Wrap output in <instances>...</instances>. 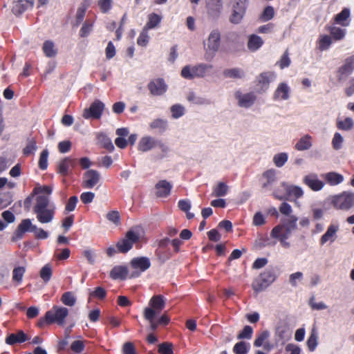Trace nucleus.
Segmentation results:
<instances>
[{"label":"nucleus","instance_id":"obj_51","mask_svg":"<svg viewBox=\"0 0 354 354\" xmlns=\"http://www.w3.org/2000/svg\"><path fill=\"white\" fill-rule=\"evenodd\" d=\"M149 127L151 129H158L160 131H164L167 129V122L166 120L164 119H155L150 123Z\"/></svg>","mask_w":354,"mask_h":354},{"label":"nucleus","instance_id":"obj_22","mask_svg":"<svg viewBox=\"0 0 354 354\" xmlns=\"http://www.w3.org/2000/svg\"><path fill=\"white\" fill-rule=\"evenodd\" d=\"M281 186L286 190L288 196L294 198L295 200L304 196V192L299 186L288 185L285 182L281 183Z\"/></svg>","mask_w":354,"mask_h":354},{"label":"nucleus","instance_id":"obj_44","mask_svg":"<svg viewBox=\"0 0 354 354\" xmlns=\"http://www.w3.org/2000/svg\"><path fill=\"white\" fill-rule=\"evenodd\" d=\"M354 70V56L347 58L344 64L339 68L342 75H348Z\"/></svg>","mask_w":354,"mask_h":354},{"label":"nucleus","instance_id":"obj_33","mask_svg":"<svg viewBox=\"0 0 354 354\" xmlns=\"http://www.w3.org/2000/svg\"><path fill=\"white\" fill-rule=\"evenodd\" d=\"M42 50L48 57H54L57 54V48L55 43L51 40H46L43 44Z\"/></svg>","mask_w":354,"mask_h":354},{"label":"nucleus","instance_id":"obj_40","mask_svg":"<svg viewBox=\"0 0 354 354\" xmlns=\"http://www.w3.org/2000/svg\"><path fill=\"white\" fill-rule=\"evenodd\" d=\"M328 31L331 35L332 39H335L336 41L342 40L344 38L346 31L344 29L341 28L331 26L328 28Z\"/></svg>","mask_w":354,"mask_h":354},{"label":"nucleus","instance_id":"obj_38","mask_svg":"<svg viewBox=\"0 0 354 354\" xmlns=\"http://www.w3.org/2000/svg\"><path fill=\"white\" fill-rule=\"evenodd\" d=\"M332 37L328 35H321L317 40V46L319 50H328L332 44Z\"/></svg>","mask_w":354,"mask_h":354},{"label":"nucleus","instance_id":"obj_63","mask_svg":"<svg viewBox=\"0 0 354 354\" xmlns=\"http://www.w3.org/2000/svg\"><path fill=\"white\" fill-rule=\"evenodd\" d=\"M253 333V329L250 326H245L243 330L238 335V339H250L252 337Z\"/></svg>","mask_w":354,"mask_h":354},{"label":"nucleus","instance_id":"obj_55","mask_svg":"<svg viewBox=\"0 0 354 354\" xmlns=\"http://www.w3.org/2000/svg\"><path fill=\"white\" fill-rule=\"evenodd\" d=\"M171 116L178 119L185 114V107L180 104H174L171 107Z\"/></svg>","mask_w":354,"mask_h":354},{"label":"nucleus","instance_id":"obj_25","mask_svg":"<svg viewBox=\"0 0 354 354\" xmlns=\"http://www.w3.org/2000/svg\"><path fill=\"white\" fill-rule=\"evenodd\" d=\"M313 146V137L309 134L301 136L295 145V149L302 151L310 149Z\"/></svg>","mask_w":354,"mask_h":354},{"label":"nucleus","instance_id":"obj_23","mask_svg":"<svg viewBox=\"0 0 354 354\" xmlns=\"http://www.w3.org/2000/svg\"><path fill=\"white\" fill-rule=\"evenodd\" d=\"M76 160L71 157L65 158L58 163L59 173L62 175H67L75 167Z\"/></svg>","mask_w":354,"mask_h":354},{"label":"nucleus","instance_id":"obj_19","mask_svg":"<svg viewBox=\"0 0 354 354\" xmlns=\"http://www.w3.org/2000/svg\"><path fill=\"white\" fill-rule=\"evenodd\" d=\"M158 139L146 136L140 138L138 144V149L142 152H147L157 147Z\"/></svg>","mask_w":354,"mask_h":354},{"label":"nucleus","instance_id":"obj_16","mask_svg":"<svg viewBox=\"0 0 354 354\" xmlns=\"http://www.w3.org/2000/svg\"><path fill=\"white\" fill-rule=\"evenodd\" d=\"M339 230L338 224L330 223L325 233L322 236L319 240L320 245H324L328 243H333L337 239V232Z\"/></svg>","mask_w":354,"mask_h":354},{"label":"nucleus","instance_id":"obj_60","mask_svg":"<svg viewBox=\"0 0 354 354\" xmlns=\"http://www.w3.org/2000/svg\"><path fill=\"white\" fill-rule=\"evenodd\" d=\"M48 151L47 149L43 150L40 154L39 160V167L42 170H44L48 167Z\"/></svg>","mask_w":354,"mask_h":354},{"label":"nucleus","instance_id":"obj_28","mask_svg":"<svg viewBox=\"0 0 354 354\" xmlns=\"http://www.w3.org/2000/svg\"><path fill=\"white\" fill-rule=\"evenodd\" d=\"M276 78V74L273 72H264L259 75L257 78L258 82L261 85L263 90L268 89L270 82H273Z\"/></svg>","mask_w":354,"mask_h":354},{"label":"nucleus","instance_id":"obj_21","mask_svg":"<svg viewBox=\"0 0 354 354\" xmlns=\"http://www.w3.org/2000/svg\"><path fill=\"white\" fill-rule=\"evenodd\" d=\"M35 226V225H33L32 223V221L30 218H26L22 220L17 227V230L15 234V236L12 238L13 241L21 239L24 236V234L26 232H32L33 227Z\"/></svg>","mask_w":354,"mask_h":354},{"label":"nucleus","instance_id":"obj_34","mask_svg":"<svg viewBox=\"0 0 354 354\" xmlns=\"http://www.w3.org/2000/svg\"><path fill=\"white\" fill-rule=\"evenodd\" d=\"M27 340L26 334L20 330L17 333H12L6 339V343L9 345H13L16 343H22Z\"/></svg>","mask_w":354,"mask_h":354},{"label":"nucleus","instance_id":"obj_53","mask_svg":"<svg viewBox=\"0 0 354 354\" xmlns=\"http://www.w3.org/2000/svg\"><path fill=\"white\" fill-rule=\"evenodd\" d=\"M224 75L231 78H241L244 76V72L240 68H230L224 71Z\"/></svg>","mask_w":354,"mask_h":354},{"label":"nucleus","instance_id":"obj_59","mask_svg":"<svg viewBox=\"0 0 354 354\" xmlns=\"http://www.w3.org/2000/svg\"><path fill=\"white\" fill-rule=\"evenodd\" d=\"M270 333L268 330H264L258 335L254 342V346L260 347L263 346L264 342L269 337Z\"/></svg>","mask_w":354,"mask_h":354},{"label":"nucleus","instance_id":"obj_43","mask_svg":"<svg viewBox=\"0 0 354 354\" xmlns=\"http://www.w3.org/2000/svg\"><path fill=\"white\" fill-rule=\"evenodd\" d=\"M187 100L194 104L197 105H207L210 104V101L203 97L196 95L194 93L192 92L187 95Z\"/></svg>","mask_w":354,"mask_h":354},{"label":"nucleus","instance_id":"obj_41","mask_svg":"<svg viewBox=\"0 0 354 354\" xmlns=\"http://www.w3.org/2000/svg\"><path fill=\"white\" fill-rule=\"evenodd\" d=\"M26 272L24 266H17L12 270V279L16 285H19L23 281V277Z\"/></svg>","mask_w":354,"mask_h":354},{"label":"nucleus","instance_id":"obj_37","mask_svg":"<svg viewBox=\"0 0 354 354\" xmlns=\"http://www.w3.org/2000/svg\"><path fill=\"white\" fill-rule=\"evenodd\" d=\"M160 150V152L157 154V159H163L169 156L171 152V148L169 145L164 142L161 140H158L157 142V147Z\"/></svg>","mask_w":354,"mask_h":354},{"label":"nucleus","instance_id":"obj_31","mask_svg":"<svg viewBox=\"0 0 354 354\" xmlns=\"http://www.w3.org/2000/svg\"><path fill=\"white\" fill-rule=\"evenodd\" d=\"M97 142L102 147L107 149L109 151H113L114 150V145L111 140L105 133H97L96 134Z\"/></svg>","mask_w":354,"mask_h":354},{"label":"nucleus","instance_id":"obj_57","mask_svg":"<svg viewBox=\"0 0 354 354\" xmlns=\"http://www.w3.org/2000/svg\"><path fill=\"white\" fill-rule=\"evenodd\" d=\"M37 149V144L35 140L32 139L28 140L26 146L23 150L25 156H30L33 154Z\"/></svg>","mask_w":354,"mask_h":354},{"label":"nucleus","instance_id":"obj_13","mask_svg":"<svg viewBox=\"0 0 354 354\" xmlns=\"http://www.w3.org/2000/svg\"><path fill=\"white\" fill-rule=\"evenodd\" d=\"M235 98L238 101L240 107L250 108L256 102L257 96L254 93H242L239 91L235 93Z\"/></svg>","mask_w":354,"mask_h":354},{"label":"nucleus","instance_id":"obj_56","mask_svg":"<svg viewBox=\"0 0 354 354\" xmlns=\"http://www.w3.org/2000/svg\"><path fill=\"white\" fill-rule=\"evenodd\" d=\"M313 219L315 221L320 220L324 217L325 214V209L324 207H318L313 205L311 207Z\"/></svg>","mask_w":354,"mask_h":354},{"label":"nucleus","instance_id":"obj_58","mask_svg":"<svg viewBox=\"0 0 354 354\" xmlns=\"http://www.w3.org/2000/svg\"><path fill=\"white\" fill-rule=\"evenodd\" d=\"M309 306L311 309L317 310H325L328 308L325 303L322 301L317 302L314 297L310 299Z\"/></svg>","mask_w":354,"mask_h":354},{"label":"nucleus","instance_id":"obj_49","mask_svg":"<svg viewBox=\"0 0 354 354\" xmlns=\"http://www.w3.org/2000/svg\"><path fill=\"white\" fill-rule=\"evenodd\" d=\"M52 268L50 264H46L40 270L39 275L44 283H48L52 277Z\"/></svg>","mask_w":354,"mask_h":354},{"label":"nucleus","instance_id":"obj_52","mask_svg":"<svg viewBox=\"0 0 354 354\" xmlns=\"http://www.w3.org/2000/svg\"><path fill=\"white\" fill-rule=\"evenodd\" d=\"M148 31L149 30L143 28L137 39V44L138 46L145 47L148 44L149 41Z\"/></svg>","mask_w":354,"mask_h":354},{"label":"nucleus","instance_id":"obj_30","mask_svg":"<svg viewBox=\"0 0 354 354\" xmlns=\"http://www.w3.org/2000/svg\"><path fill=\"white\" fill-rule=\"evenodd\" d=\"M350 10L348 8H344L339 14L335 17V22L337 24L342 26H348L350 24Z\"/></svg>","mask_w":354,"mask_h":354},{"label":"nucleus","instance_id":"obj_14","mask_svg":"<svg viewBox=\"0 0 354 354\" xmlns=\"http://www.w3.org/2000/svg\"><path fill=\"white\" fill-rule=\"evenodd\" d=\"M291 88L286 82L279 83L274 93L273 100L276 102L286 101L290 99Z\"/></svg>","mask_w":354,"mask_h":354},{"label":"nucleus","instance_id":"obj_46","mask_svg":"<svg viewBox=\"0 0 354 354\" xmlns=\"http://www.w3.org/2000/svg\"><path fill=\"white\" fill-rule=\"evenodd\" d=\"M106 218L115 226L121 224V216L118 210L109 211L106 214Z\"/></svg>","mask_w":354,"mask_h":354},{"label":"nucleus","instance_id":"obj_3","mask_svg":"<svg viewBox=\"0 0 354 354\" xmlns=\"http://www.w3.org/2000/svg\"><path fill=\"white\" fill-rule=\"evenodd\" d=\"M221 44V34L218 30H213L207 39L203 41L205 50L204 59L211 62L216 55Z\"/></svg>","mask_w":354,"mask_h":354},{"label":"nucleus","instance_id":"obj_17","mask_svg":"<svg viewBox=\"0 0 354 354\" xmlns=\"http://www.w3.org/2000/svg\"><path fill=\"white\" fill-rule=\"evenodd\" d=\"M148 89L153 95L159 96L163 95L167 90V85L162 78L151 80L148 84Z\"/></svg>","mask_w":354,"mask_h":354},{"label":"nucleus","instance_id":"obj_8","mask_svg":"<svg viewBox=\"0 0 354 354\" xmlns=\"http://www.w3.org/2000/svg\"><path fill=\"white\" fill-rule=\"evenodd\" d=\"M276 276L271 269L264 270L252 283V288L255 292H261L271 285Z\"/></svg>","mask_w":354,"mask_h":354},{"label":"nucleus","instance_id":"obj_2","mask_svg":"<svg viewBox=\"0 0 354 354\" xmlns=\"http://www.w3.org/2000/svg\"><path fill=\"white\" fill-rule=\"evenodd\" d=\"M297 221L298 218L296 216H290L281 219L280 224L272 230L270 232L271 237L277 239L282 247L289 248L290 243L288 241V239L292 232L297 230Z\"/></svg>","mask_w":354,"mask_h":354},{"label":"nucleus","instance_id":"obj_54","mask_svg":"<svg viewBox=\"0 0 354 354\" xmlns=\"http://www.w3.org/2000/svg\"><path fill=\"white\" fill-rule=\"evenodd\" d=\"M317 333L315 330H313L310 337L307 340V346L310 351H313L317 346Z\"/></svg>","mask_w":354,"mask_h":354},{"label":"nucleus","instance_id":"obj_45","mask_svg":"<svg viewBox=\"0 0 354 354\" xmlns=\"http://www.w3.org/2000/svg\"><path fill=\"white\" fill-rule=\"evenodd\" d=\"M161 20L162 17L160 15L156 13H151L148 16V21L144 28L147 30L155 28L158 26Z\"/></svg>","mask_w":354,"mask_h":354},{"label":"nucleus","instance_id":"obj_1","mask_svg":"<svg viewBox=\"0 0 354 354\" xmlns=\"http://www.w3.org/2000/svg\"><path fill=\"white\" fill-rule=\"evenodd\" d=\"M52 192L53 188L47 185H37L33 189L32 194L37 195L33 212L41 224L50 223L54 219L56 206L50 201Z\"/></svg>","mask_w":354,"mask_h":354},{"label":"nucleus","instance_id":"obj_6","mask_svg":"<svg viewBox=\"0 0 354 354\" xmlns=\"http://www.w3.org/2000/svg\"><path fill=\"white\" fill-rule=\"evenodd\" d=\"M69 315L67 308L61 306H53V308L46 313V324H57L63 326L66 323V319Z\"/></svg>","mask_w":354,"mask_h":354},{"label":"nucleus","instance_id":"obj_12","mask_svg":"<svg viewBox=\"0 0 354 354\" xmlns=\"http://www.w3.org/2000/svg\"><path fill=\"white\" fill-rule=\"evenodd\" d=\"M245 3L239 0L233 5L232 14L230 17V21L234 24H238L242 21L245 13Z\"/></svg>","mask_w":354,"mask_h":354},{"label":"nucleus","instance_id":"obj_50","mask_svg":"<svg viewBox=\"0 0 354 354\" xmlns=\"http://www.w3.org/2000/svg\"><path fill=\"white\" fill-rule=\"evenodd\" d=\"M354 126V122L352 118H346L344 120H338L337 122V127L339 129L344 131H349Z\"/></svg>","mask_w":354,"mask_h":354},{"label":"nucleus","instance_id":"obj_27","mask_svg":"<svg viewBox=\"0 0 354 354\" xmlns=\"http://www.w3.org/2000/svg\"><path fill=\"white\" fill-rule=\"evenodd\" d=\"M34 2L30 0H19L16 1L12 8V12L15 15H19L28 8L33 7Z\"/></svg>","mask_w":354,"mask_h":354},{"label":"nucleus","instance_id":"obj_15","mask_svg":"<svg viewBox=\"0 0 354 354\" xmlns=\"http://www.w3.org/2000/svg\"><path fill=\"white\" fill-rule=\"evenodd\" d=\"M303 183L314 192L320 191L324 187V183L315 173H310L304 176Z\"/></svg>","mask_w":354,"mask_h":354},{"label":"nucleus","instance_id":"obj_18","mask_svg":"<svg viewBox=\"0 0 354 354\" xmlns=\"http://www.w3.org/2000/svg\"><path fill=\"white\" fill-rule=\"evenodd\" d=\"M277 171L274 169H270L264 171L261 177L262 188L268 190L277 180Z\"/></svg>","mask_w":354,"mask_h":354},{"label":"nucleus","instance_id":"obj_9","mask_svg":"<svg viewBox=\"0 0 354 354\" xmlns=\"http://www.w3.org/2000/svg\"><path fill=\"white\" fill-rule=\"evenodd\" d=\"M140 236L138 232L134 230L128 231L124 238L118 242V250L122 253L127 252L132 248L133 245L138 241Z\"/></svg>","mask_w":354,"mask_h":354},{"label":"nucleus","instance_id":"obj_10","mask_svg":"<svg viewBox=\"0 0 354 354\" xmlns=\"http://www.w3.org/2000/svg\"><path fill=\"white\" fill-rule=\"evenodd\" d=\"M131 266L136 270L131 277H138L141 272H145L151 266L150 259L145 257L133 258L131 261Z\"/></svg>","mask_w":354,"mask_h":354},{"label":"nucleus","instance_id":"obj_48","mask_svg":"<svg viewBox=\"0 0 354 354\" xmlns=\"http://www.w3.org/2000/svg\"><path fill=\"white\" fill-rule=\"evenodd\" d=\"M61 301L65 306L72 307L76 303V297L72 292H66L62 295Z\"/></svg>","mask_w":354,"mask_h":354},{"label":"nucleus","instance_id":"obj_4","mask_svg":"<svg viewBox=\"0 0 354 354\" xmlns=\"http://www.w3.org/2000/svg\"><path fill=\"white\" fill-rule=\"evenodd\" d=\"M166 299L161 295H153L149 301L148 306L143 310V317L145 319L156 317L165 308Z\"/></svg>","mask_w":354,"mask_h":354},{"label":"nucleus","instance_id":"obj_42","mask_svg":"<svg viewBox=\"0 0 354 354\" xmlns=\"http://www.w3.org/2000/svg\"><path fill=\"white\" fill-rule=\"evenodd\" d=\"M288 160V154L286 152H281L274 155L272 161L274 165L278 167L281 168L285 165Z\"/></svg>","mask_w":354,"mask_h":354},{"label":"nucleus","instance_id":"obj_5","mask_svg":"<svg viewBox=\"0 0 354 354\" xmlns=\"http://www.w3.org/2000/svg\"><path fill=\"white\" fill-rule=\"evenodd\" d=\"M330 203L336 209L348 211L354 207V193L345 191L332 196Z\"/></svg>","mask_w":354,"mask_h":354},{"label":"nucleus","instance_id":"obj_39","mask_svg":"<svg viewBox=\"0 0 354 354\" xmlns=\"http://www.w3.org/2000/svg\"><path fill=\"white\" fill-rule=\"evenodd\" d=\"M229 187L223 182H219L214 188L212 195L215 197H222L227 195Z\"/></svg>","mask_w":354,"mask_h":354},{"label":"nucleus","instance_id":"obj_62","mask_svg":"<svg viewBox=\"0 0 354 354\" xmlns=\"http://www.w3.org/2000/svg\"><path fill=\"white\" fill-rule=\"evenodd\" d=\"M344 138L339 133L336 132L332 140L333 147L335 150L340 149L342 147Z\"/></svg>","mask_w":354,"mask_h":354},{"label":"nucleus","instance_id":"obj_36","mask_svg":"<svg viewBox=\"0 0 354 354\" xmlns=\"http://www.w3.org/2000/svg\"><path fill=\"white\" fill-rule=\"evenodd\" d=\"M277 340L282 344L289 339L291 337V333L286 326H278L276 329Z\"/></svg>","mask_w":354,"mask_h":354},{"label":"nucleus","instance_id":"obj_20","mask_svg":"<svg viewBox=\"0 0 354 354\" xmlns=\"http://www.w3.org/2000/svg\"><path fill=\"white\" fill-rule=\"evenodd\" d=\"M100 179V175L97 171L88 169L84 174V186L85 188L91 189L99 183Z\"/></svg>","mask_w":354,"mask_h":354},{"label":"nucleus","instance_id":"obj_35","mask_svg":"<svg viewBox=\"0 0 354 354\" xmlns=\"http://www.w3.org/2000/svg\"><path fill=\"white\" fill-rule=\"evenodd\" d=\"M324 178L326 181L333 186L342 183L344 180L342 174L336 172H328L324 175Z\"/></svg>","mask_w":354,"mask_h":354},{"label":"nucleus","instance_id":"obj_11","mask_svg":"<svg viewBox=\"0 0 354 354\" xmlns=\"http://www.w3.org/2000/svg\"><path fill=\"white\" fill-rule=\"evenodd\" d=\"M104 109V104L99 100H95L90 106L88 109H86L83 113V117L85 119L88 118H100L103 110Z\"/></svg>","mask_w":354,"mask_h":354},{"label":"nucleus","instance_id":"obj_29","mask_svg":"<svg viewBox=\"0 0 354 354\" xmlns=\"http://www.w3.org/2000/svg\"><path fill=\"white\" fill-rule=\"evenodd\" d=\"M263 39L257 35H251L249 36L248 41V48L250 51L254 52L259 50L263 44Z\"/></svg>","mask_w":354,"mask_h":354},{"label":"nucleus","instance_id":"obj_7","mask_svg":"<svg viewBox=\"0 0 354 354\" xmlns=\"http://www.w3.org/2000/svg\"><path fill=\"white\" fill-rule=\"evenodd\" d=\"M212 65L207 64H198L196 65H187L184 66L182 70L180 75L181 76L187 80H192L196 77H204L207 72L212 68Z\"/></svg>","mask_w":354,"mask_h":354},{"label":"nucleus","instance_id":"obj_32","mask_svg":"<svg viewBox=\"0 0 354 354\" xmlns=\"http://www.w3.org/2000/svg\"><path fill=\"white\" fill-rule=\"evenodd\" d=\"M128 274V269L126 266H115L110 272V276L113 279H124Z\"/></svg>","mask_w":354,"mask_h":354},{"label":"nucleus","instance_id":"obj_24","mask_svg":"<svg viewBox=\"0 0 354 354\" xmlns=\"http://www.w3.org/2000/svg\"><path fill=\"white\" fill-rule=\"evenodd\" d=\"M208 14L212 17H218L223 9V0H208L207 3Z\"/></svg>","mask_w":354,"mask_h":354},{"label":"nucleus","instance_id":"obj_64","mask_svg":"<svg viewBox=\"0 0 354 354\" xmlns=\"http://www.w3.org/2000/svg\"><path fill=\"white\" fill-rule=\"evenodd\" d=\"M32 232L34 233L35 238L37 239H46L49 236L48 232L45 231L42 228L37 227V225L33 227Z\"/></svg>","mask_w":354,"mask_h":354},{"label":"nucleus","instance_id":"obj_61","mask_svg":"<svg viewBox=\"0 0 354 354\" xmlns=\"http://www.w3.org/2000/svg\"><path fill=\"white\" fill-rule=\"evenodd\" d=\"M274 15V10L272 6H267L261 15V19L263 21H267L272 19Z\"/></svg>","mask_w":354,"mask_h":354},{"label":"nucleus","instance_id":"obj_47","mask_svg":"<svg viewBox=\"0 0 354 354\" xmlns=\"http://www.w3.org/2000/svg\"><path fill=\"white\" fill-rule=\"evenodd\" d=\"M250 345L245 342H237L233 348V352L235 354H247L250 350Z\"/></svg>","mask_w":354,"mask_h":354},{"label":"nucleus","instance_id":"obj_26","mask_svg":"<svg viewBox=\"0 0 354 354\" xmlns=\"http://www.w3.org/2000/svg\"><path fill=\"white\" fill-rule=\"evenodd\" d=\"M171 185L165 180L159 181L156 185V196L158 197H167L170 194Z\"/></svg>","mask_w":354,"mask_h":354}]
</instances>
